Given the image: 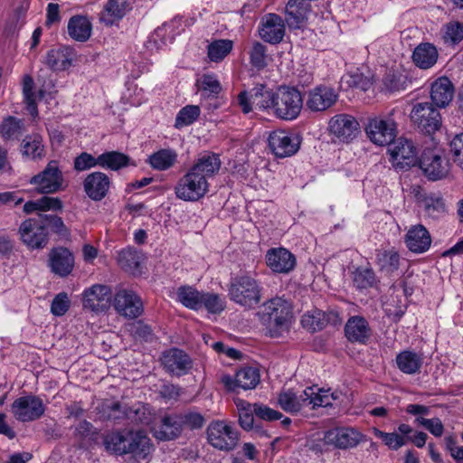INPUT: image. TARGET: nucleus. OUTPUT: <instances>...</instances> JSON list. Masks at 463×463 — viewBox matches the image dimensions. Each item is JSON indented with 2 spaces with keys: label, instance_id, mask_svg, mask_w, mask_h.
I'll use <instances>...</instances> for the list:
<instances>
[{
  "label": "nucleus",
  "instance_id": "nucleus-11",
  "mask_svg": "<svg viewBox=\"0 0 463 463\" xmlns=\"http://www.w3.org/2000/svg\"><path fill=\"white\" fill-rule=\"evenodd\" d=\"M11 410L17 420L27 422L40 419L45 411V407L38 396L27 395L16 399Z\"/></svg>",
  "mask_w": 463,
  "mask_h": 463
},
{
  "label": "nucleus",
  "instance_id": "nucleus-56",
  "mask_svg": "<svg viewBox=\"0 0 463 463\" xmlns=\"http://www.w3.org/2000/svg\"><path fill=\"white\" fill-rule=\"evenodd\" d=\"M128 331L136 340L152 342L155 338L151 326L145 324L142 320L130 324Z\"/></svg>",
  "mask_w": 463,
  "mask_h": 463
},
{
  "label": "nucleus",
  "instance_id": "nucleus-62",
  "mask_svg": "<svg viewBox=\"0 0 463 463\" xmlns=\"http://www.w3.org/2000/svg\"><path fill=\"white\" fill-rule=\"evenodd\" d=\"M71 307V300L66 292L57 294L52 301L51 312L56 317L63 316Z\"/></svg>",
  "mask_w": 463,
  "mask_h": 463
},
{
  "label": "nucleus",
  "instance_id": "nucleus-33",
  "mask_svg": "<svg viewBox=\"0 0 463 463\" xmlns=\"http://www.w3.org/2000/svg\"><path fill=\"white\" fill-rule=\"evenodd\" d=\"M128 8V0H109L99 14V22L106 26H111L125 16Z\"/></svg>",
  "mask_w": 463,
  "mask_h": 463
},
{
  "label": "nucleus",
  "instance_id": "nucleus-44",
  "mask_svg": "<svg viewBox=\"0 0 463 463\" xmlns=\"http://www.w3.org/2000/svg\"><path fill=\"white\" fill-rule=\"evenodd\" d=\"M305 390H311L312 394L307 397L306 406H311L315 410L317 407H327L332 405V402L337 400L339 395L336 392L329 393V391L317 389L316 386L307 387Z\"/></svg>",
  "mask_w": 463,
  "mask_h": 463
},
{
  "label": "nucleus",
  "instance_id": "nucleus-63",
  "mask_svg": "<svg viewBox=\"0 0 463 463\" xmlns=\"http://www.w3.org/2000/svg\"><path fill=\"white\" fill-rule=\"evenodd\" d=\"M118 262L127 270H134L139 266V255L134 250H124L118 254Z\"/></svg>",
  "mask_w": 463,
  "mask_h": 463
},
{
  "label": "nucleus",
  "instance_id": "nucleus-25",
  "mask_svg": "<svg viewBox=\"0 0 463 463\" xmlns=\"http://www.w3.org/2000/svg\"><path fill=\"white\" fill-rule=\"evenodd\" d=\"M326 444L345 449L355 447L361 441V434L352 428H335L325 433Z\"/></svg>",
  "mask_w": 463,
  "mask_h": 463
},
{
  "label": "nucleus",
  "instance_id": "nucleus-2",
  "mask_svg": "<svg viewBox=\"0 0 463 463\" xmlns=\"http://www.w3.org/2000/svg\"><path fill=\"white\" fill-rule=\"evenodd\" d=\"M261 290L260 281L249 274H243L231 279L228 296L235 304L251 309L260 302Z\"/></svg>",
  "mask_w": 463,
  "mask_h": 463
},
{
  "label": "nucleus",
  "instance_id": "nucleus-50",
  "mask_svg": "<svg viewBox=\"0 0 463 463\" xmlns=\"http://www.w3.org/2000/svg\"><path fill=\"white\" fill-rule=\"evenodd\" d=\"M233 42L229 39L215 40L207 47L209 59L213 62L222 61L232 50Z\"/></svg>",
  "mask_w": 463,
  "mask_h": 463
},
{
  "label": "nucleus",
  "instance_id": "nucleus-64",
  "mask_svg": "<svg viewBox=\"0 0 463 463\" xmlns=\"http://www.w3.org/2000/svg\"><path fill=\"white\" fill-rule=\"evenodd\" d=\"M449 151L454 162L463 169V133L453 137L449 143Z\"/></svg>",
  "mask_w": 463,
  "mask_h": 463
},
{
  "label": "nucleus",
  "instance_id": "nucleus-19",
  "mask_svg": "<svg viewBox=\"0 0 463 463\" xmlns=\"http://www.w3.org/2000/svg\"><path fill=\"white\" fill-rule=\"evenodd\" d=\"M337 99L338 94L334 88L318 85L308 91L306 106L313 112H322L331 108Z\"/></svg>",
  "mask_w": 463,
  "mask_h": 463
},
{
  "label": "nucleus",
  "instance_id": "nucleus-38",
  "mask_svg": "<svg viewBox=\"0 0 463 463\" xmlns=\"http://www.w3.org/2000/svg\"><path fill=\"white\" fill-rule=\"evenodd\" d=\"M438 51L436 47L429 43L419 44L413 51L412 61L415 65L420 69L427 70L431 68L438 60Z\"/></svg>",
  "mask_w": 463,
  "mask_h": 463
},
{
  "label": "nucleus",
  "instance_id": "nucleus-21",
  "mask_svg": "<svg viewBox=\"0 0 463 463\" xmlns=\"http://www.w3.org/2000/svg\"><path fill=\"white\" fill-rule=\"evenodd\" d=\"M260 38L269 43H279L285 36L284 20L276 14H268L262 17L259 25Z\"/></svg>",
  "mask_w": 463,
  "mask_h": 463
},
{
  "label": "nucleus",
  "instance_id": "nucleus-55",
  "mask_svg": "<svg viewBox=\"0 0 463 463\" xmlns=\"http://www.w3.org/2000/svg\"><path fill=\"white\" fill-rule=\"evenodd\" d=\"M41 219L47 226L59 237L68 239L70 237V231L64 224L62 219L54 214H40Z\"/></svg>",
  "mask_w": 463,
  "mask_h": 463
},
{
  "label": "nucleus",
  "instance_id": "nucleus-54",
  "mask_svg": "<svg viewBox=\"0 0 463 463\" xmlns=\"http://www.w3.org/2000/svg\"><path fill=\"white\" fill-rule=\"evenodd\" d=\"M34 81L30 75H24L23 78V94L24 101L27 105V110L29 113L35 117L38 114L36 105V95L33 91Z\"/></svg>",
  "mask_w": 463,
  "mask_h": 463
},
{
  "label": "nucleus",
  "instance_id": "nucleus-49",
  "mask_svg": "<svg viewBox=\"0 0 463 463\" xmlns=\"http://www.w3.org/2000/svg\"><path fill=\"white\" fill-rule=\"evenodd\" d=\"M129 158L125 154L110 151L99 156V163L101 168L117 171L128 165Z\"/></svg>",
  "mask_w": 463,
  "mask_h": 463
},
{
  "label": "nucleus",
  "instance_id": "nucleus-32",
  "mask_svg": "<svg viewBox=\"0 0 463 463\" xmlns=\"http://www.w3.org/2000/svg\"><path fill=\"white\" fill-rule=\"evenodd\" d=\"M74 50L69 46L50 50L45 56V64L52 71H64L71 64Z\"/></svg>",
  "mask_w": 463,
  "mask_h": 463
},
{
  "label": "nucleus",
  "instance_id": "nucleus-30",
  "mask_svg": "<svg viewBox=\"0 0 463 463\" xmlns=\"http://www.w3.org/2000/svg\"><path fill=\"white\" fill-rule=\"evenodd\" d=\"M310 0H289L286 5V21L290 27L298 28L311 11Z\"/></svg>",
  "mask_w": 463,
  "mask_h": 463
},
{
  "label": "nucleus",
  "instance_id": "nucleus-46",
  "mask_svg": "<svg viewBox=\"0 0 463 463\" xmlns=\"http://www.w3.org/2000/svg\"><path fill=\"white\" fill-rule=\"evenodd\" d=\"M24 131V121L11 116L4 119L0 128V134L5 140H17Z\"/></svg>",
  "mask_w": 463,
  "mask_h": 463
},
{
  "label": "nucleus",
  "instance_id": "nucleus-23",
  "mask_svg": "<svg viewBox=\"0 0 463 463\" xmlns=\"http://www.w3.org/2000/svg\"><path fill=\"white\" fill-rule=\"evenodd\" d=\"M266 263L273 272L288 274L294 269L296 258L285 248H272L266 253Z\"/></svg>",
  "mask_w": 463,
  "mask_h": 463
},
{
  "label": "nucleus",
  "instance_id": "nucleus-18",
  "mask_svg": "<svg viewBox=\"0 0 463 463\" xmlns=\"http://www.w3.org/2000/svg\"><path fill=\"white\" fill-rule=\"evenodd\" d=\"M114 307L118 314L129 318L139 317L143 311L141 298L133 290L121 288L114 297Z\"/></svg>",
  "mask_w": 463,
  "mask_h": 463
},
{
  "label": "nucleus",
  "instance_id": "nucleus-57",
  "mask_svg": "<svg viewBox=\"0 0 463 463\" xmlns=\"http://www.w3.org/2000/svg\"><path fill=\"white\" fill-rule=\"evenodd\" d=\"M204 307L212 314L221 313L225 307V301L214 293H203L200 302V309Z\"/></svg>",
  "mask_w": 463,
  "mask_h": 463
},
{
  "label": "nucleus",
  "instance_id": "nucleus-13",
  "mask_svg": "<svg viewBox=\"0 0 463 463\" xmlns=\"http://www.w3.org/2000/svg\"><path fill=\"white\" fill-rule=\"evenodd\" d=\"M411 193L422 207L424 215L432 220L442 218L447 213V207L442 195L439 193H427L420 185L412 187Z\"/></svg>",
  "mask_w": 463,
  "mask_h": 463
},
{
  "label": "nucleus",
  "instance_id": "nucleus-20",
  "mask_svg": "<svg viewBox=\"0 0 463 463\" xmlns=\"http://www.w3.org/2000/svg\"><path fill=\"white\" fill-rule=\"evenodd\" d=\"M111 298L110 288L106 285L95 284L83 291L82 305L85 309L93 312H103L109 307Z\"/></svg>",
  "mask_w": 463,
  "mask_h": 463
},
{
  "label": "nucleus",
  "instance_id": "nucleus-43",
  "mask_svg": "<svg viewBox=\"0 0 463 463\" xmlns=\"http://www.w3.org/2000/svg\"><path fill=\"white\" fill-rule=\"evenodd\" d=\"M397 367L406 374H414L418 373L422 364L420 354L411 351H402L396 356Z\"/></svg>",
  "mask_w": 463,
  "mask_h": 463
},
{
  "label": "nucleus",
  "instance_id": "nucleus-47",
  "mask_svg": "<svg viewBox=\"0 0 463 463\" xmlns=\"http://www.w3.org/2000/svg\"><path fill=\"white\" fill-rule=\"evenodd\" d=\"M248 54L250 65L258 71L266 68L270 60L267 46L258 41L252 42Z\"/></svg>",
  "mask_w": 463,
  "mask_h": 463
},
{
  "label": "nucleus",
  "instance_id": "nucleus-22",
  "mask_svg": "<svg viewBox=\"0 0 463 463\" xmlns=\"http://www.w3.org/2000/svg\"><path fill=\"white\" fill-rule=\"evenodd\" d=\"M161 363L167 373L176 376L186 374L192 368L189 355L178 348L165 351L161 356Z\"/></svg>",
  "mask_w": 463,
  "mask_h": 463
},
{
  "label": "nucleus",
  "instance_id": "nucleus-5",
  "mask_svg": "<svg viewBox=\"0 0 463 463\" xmlns=\"http://www.w3.org/2000/svg\"><path fill=\"white\" fill-rule=\"evenodd\" d=\"M394 109L386 115L371 117L367 120L365 132L369 139L378 146L390 145L396 137L397 124Z\"/></svg>",
  "mask_w": 463,
  "mask_h": 463
},
{
  "label": "nucleus",
  "instance_id": "nucleus-28",
  "mask_svg": "<svg viewBox=\"0 0 463 463\" xmlns=\"http://www.w3.org/2000/svg\"><path fill=\"white\" fill-rule=\"evenodd\" d=\"M406 247L414 253H423L431 245V237L429 231L422 224L410 227L405 235Z\"/></svg>",
  "mask_w": 463,
  "mask_h": 463
},
{
  "label": "nucleus",
  "instance_id": "nucleus-31",
  "mask_svg": "<svg viewBox=\"0 0 463 463\" xmlns=\"http://www.w3.org/2000/svg\"><path fill=\"white\" fill-rule=\"evenodd\" d=\"M345 334L350 342L364 344L370 337L371 329L364 317L354 316L347 320Z\"/></svg>",
  "mask_w": 463,
  "mask_h": 463
},
{
  "label": "nucleus",
  "instance_id": "nucleus-48",
  "mask_svg": "<svg viewBox=\"0 0 463 463\" xmlns=\"http://www.w3.org/2000/svg\"><path fill=\"white\" fill-rule=\"evenodd\" d=\"M202 295L203 292L191 286H182L176 291L177 300L185 307L194 310L200 309Z\"/></svg>",
  "mask_w": 463,
  "mask_h": 463
},
{
  "label": "nucleus",
  "instance_id": "nucleus-24",
  "mask_svg": "<svg viewBox=\"0 0 463 463\" xmlns=\"http://www.w3.org/2000/svg\"><path fill=\"white\" fill-rule=\"evenodd\" d=\"M359 129L358 121L351 115L339 114L329 121L330 132L344 142L353 139Z\"/></svg>",
  "mask_w": 463,
  "mask_h": 463
},
{
  "label": "nucleus",
  "instance_id": "nucleus-58",
  "mask_svg": "<svg viewBox=\"0 0 463 463\" xmlns=\"http://www.w3.org/2000/svg\"><path fill=\"white\" fill-rule=\"evenodd\" d=\"M325 314L320 311L307 313L302 316L301 325L308 331H319L326 326Z\"/></svg>",
  "mask_w": 463,
  "mask_h": 463
},
{
  "label": "nucleus",
  "instance_id": "nucleus-61",
  "mask_svg": "<svg viewBox=\"0 0 463 463\" xmlns=\"http://www.w3.org/2000/svg\"><path fill=\"white\" fill-rule=\"evenodd\" d=\"M97 165L99 166V156L95 157L87 152L80 153L73 162V167L78 172L86 171Z\"/></svg>",
  "mask_w": 463,
  "mask_h": 463
},
{
  "label": "nucleus",
  "instance_id": "nucleus-14",
  "mask_svg": "<svg viewBox=\"0 0 463 463\" xmlns=\"http://www.w3.org/2000/svg\"><path fill=\"white\" fill-rule=\"evenodd\" d=\"M63 176L56 161H51L38 175L33 176L30 183L35 185L40 194H52L62 185Z\"/></svg>",
  "mask_w": 463,
  "mask_h": 463
},
{
  "label": "nucleus",
  "instance_id": "nucleus-15",
  "mask_svg": "<svg viewBox=\"0 0 463 463\" xmlns=\"http://www.w3.org/2000/svg\"><path fill=\"white\" fill-rule=\"evenodd\" d=\"M269 146L277 157L284 158L291 156L298 151L300 140L292 133L278 129L269 134Z\"/></svg>",
  "mask_w": 463,
  "mask_h": 463
},
{
  "label": "nucleus",
  "instance_id": "nucleus-10",
  "mask_svg": "<svg viewBox=\"0 0 463 463\" xmlns=\"http://www.w3.org/2000/svg\"><path fill=\"white\" fill-rule=\"evenodd\" d=\"M209 443L221 450H232L238 442L239 437L235 429L224 421L212 422L207 429Z\"/></svg>",
  "mask_w": 463,
  "mask_h": 463
},
{
  "label": "nucleus",
  "instance_id": "nucleus-34",
  "mask_svg": "<svg viewBox=\"0 0 463 463\" xmlns=\"http://www.w3.org/2000/svg\"><path fill=\"white\" fill-rule=\"evenodd\" d=\"M221 159L215 153L205 152L197 158L194 164L190 167L200 175L208 178L213 176L221 168Z\"/></svg>",
  "mask_w": 463,
  "mask_h": 463
},
{
  "label": "nucleus",
  "instance_id": "nucleus-52",
  "mask_svg": "<svg viewBox=\"0 0 463 463\" xmlns=\"http://www.w3.org/2000/svg\"><path fill=\"white\" fill-rule=\"evenodd\" d=\"M342 82L345 83L347 87L357 89L363 91L368 90L372 84V78L364 75L358 70L353 72L345 74L342 77Z\"/></svg>",
  "mask_w": 463,
  "mask_h": 463
},
{
  "label": "nucleus",
  "instance_id": "nucleus-6",
  "mask_svg": "<svg viewBox=\"0 0 463 463\" xmlns=\"http://www.w3.org/2000/svg\"><path fill=\"white\" fill-rule=\"evenodd\" d=\"M209 190L208 181L191 168L182 176L175 187V194L178 199L185 202H196L203 198Z\"/></svg>",
  "mask_w": 463,
  "mask_h": 463
},
{
  "label": "nucleus",
  "instance_id": "nucleus-59",
  "mask_svg": "<svg viewBox=\"0 0 463 463\" xmlns=\"http://www.w3.org/2000/svg\"><path fill=\"white\" fill-rule=\"evenodd\" d=\"M443 40L449 44H457L463 40V24L451 22L445 25Z\"/></svg>",
  "mask_w": 463,
  "mask_h": 463
},
{
  "label": "nucleus",
  "instance_id": "nucleus-60",
  "mask_svg": "<svg viewBox=\"0 0 463 463\" xmlns=\"http://www.w3.org/2000/svg\"><path fill=\"white\" fill-rule=\"evenodd\" d=\"M374 434L377 438L381 439L386 446L394 450H397L406 444V439L395 432L387 433L375 429Z\"/></svg>",
  "mask_w": 463,
  "mask_h": 463
},
{
  "label": "nucleus",
  "instance_id": "nucleus-35",
  "mask_svg": "<svg viewBox=\"0 0 463 463\" xmlns=\"http://www.w3.org/2000/svg\"><path fill=\"white\" fill-rule=\"evenodd\" d=\"M311 394V390H304L299 395L292 390H287L279 393L278 403L283 411L295 413L305 407L307 397H309Z\"/></svg>",
  "mask_w": 463,
  "mask_h": 463
},
{
  "label": "nucleus",
  "instance_id": "nucleus-45",
  "mask_svg": "<svg viewBox=\"0 0 463 463\" xmlns=\"http://www.w3.org/2000/svg\"><path fill=\"white\" fill-rule=\"evenodd\" d=\"M239 411V423L245 430L255 429L260 435L268 436L265 430H260L257 425L254 427V407L245 401L240 400L237 403Z\"/></svg>",
  "mask_w": 463,
  "mask_h": 463
},
{
  "label": "nucleus",
  "instance_id": "nucleus-42",
  "mask_svg": "<svg viewBox=\"0 0 463 463\" xmlns=\"http://www.w3.org/2000/svg\"><path fill=\"white\" fill-rule=\"evenodd\" d=\"M116 408L125 410L126 420L132 423L148 424L151 420V411L148 405L142 402L129 404H117Z\"/></svg>",
  "mask_w": 463,
  "mask_h": 463
},
{
  "label": "nucleus",
  "instance_id": "nucleus-8",
  "mask_svg": "<svg viewBox=\"0 0 463 463\" xmlns=\"http://www.w3.org/2000/svg\"><path fill=\"white\" fill-rule=\"evenodd\" d=\"M275 91L269 90L265 84H257L249 91L243 90L238 95V104L242 112H250L253 106L260 109L272 108Z\"/></svg>",
  "mask_w": 463,
  "mask_h": 463
},
{
  "label": "nucleus",
  "instance_id": "nucleus-40",
  "mask_svg": "<svg viewBox=\"0 0 463 463\" xmlns=\"http://www.w3.org/2000/svg\"><path fill=\"white\" fill-rule=\"evenodd\" d=\"M22 155L29 159L37 160L45 156L43 140L39 134L26 136L21 144Z\"/></svg>",
  "mask_w": 463,
  "mask_h": 463
},
{
  "label": "nucleus",
  "instance_id": "nucleus-7",
  "mask_svg": "<svg viewBox=\"0 0 463 463\" xmlns=\"http://www.w3.org/2000/svg\"><path fill=\"white\" fill-rule=\"evenodd\" d=\"M410 118L419 131L430 136L439 130L441 126L440 113L430 102L415 104L411 111Z\"/></svg>",
  "mask_w": 463,
  "mask_h": 463
},
{
  "label": "nucleus",
  "instance_id": "nucleus-36",
  "mask_svg": "<svg viewBox=\"0 0 463 463\" xmlns=\"http://www.w3.org/2000/svg\"><path fill=\"white\" fill-rule=\"evenodd\" d=\"M402 261L399 252L394 248L377 250L376 264L386 275L391 276L397 272Z\"/></svg>",
  "mask_w": 463,
  "mask_h": 463
},
{
  "label": "nucleus",
  "instance_id": "nucleus-27",
  "mask_svg": "<svg viewBox=\"0 0 463 463\" xmlns=\"http://www.w3.org/2000/svg\"><path fill=\"white\" fill-rule=\"evenodd\" d=\"M49 266L54 274L66 277L73 269L74 257L67 248H54L49 253Z\"/></svg>",
  "mask_w": 463,
  "mask_h": 463
},
{
  "label": "nucleus",
  "instance_id": "nucleus-9",
  "mask_svg": "<svg viewBox=\"0 0 463 463\" xmlns=\"http://www.w3.org/2000/svg\"><path fill=\"white\" fill-rule=\"evenodd\" d=\"M18 234L22 242L32 250H40L48 243V231L39 216L24 220L19 226Z\"/></svg>",
  "mask_w": 463,
  "mask_h": 463
},
{
  "label": "nucleus",
  "instance_id": "nucleus-4",
  "mask_svg": "<svg viewBox=\"0 0 463 463\" xmlns=\"http://www.w3.org/2000/svg\"><path fill=\"white\" fill-rule=\"evenodd\" d=\"M303 108V97L295 87L280 86L275 91L271 110L283 120H293L298 117Z\"/></svg>",
  "mask_w": 463,
  "mask_h": 463
},
{
  "label": "nucleus",
  "instance_id": "nucleus-17",
  "mask_svg": "<svg viewBox=\"0 0 463 463\" xmlns=\"http://www.w3.org/2000/svg\"><path fill=\"white\" fill-rule=\"evenodd\" d=\"M260 381V372L255 367H243L236 373L234 377L230 374H224L221 377V383L229 392H236L239 388L243 390L254 389Z\"/></svg>",
  "mask_w": 463,
  "mask_h": 463
},
{
  "label": "nucleus",
  "instance_id": "nucleus-41",
  "mask_svg": "<svg viewBox=\"0 0 463 463\" xmlns=\"http://www.w3.org/2000/svg\"><path fill=\"white\" fill-rule=\"evenodd\" d=\"M183 430L179 414L165 416L162 420L159 429L156 430V437L162 440H170L177 438Z\"/></svg>",
  "mask_w": 463,
  "mask_h": 463
},
{
  "label": "nucleus",
  "instance_id": "nucleus-16",
  "mask_svg": "<svg viewBox=\"0 0 463 463\" xmlns=\"http://www.w3.org/2000/svg\"><path fill=\"white\" fill-rule=\"evenodd\" d=\"M389 151L392 164L397 168H409L419 161L418 148L410 139H397Z\"/></svg>",
  "mask_w": 463,
  "mask_h": 463
},
{
  "label": "nucleus",
  "instance_id": "nucleus-12",
  "mask_svg": "<svg viewBox=\"0 0 463 463\" xmlns=\"http://www.w3.org/2000/svg\"><path fill=\"white\" fill-rule=\"evenodd\" d=\"M424 175L431 181L446 177L449 172V161L438 150H424L419 160Z\"/></svg>",
  "mask_w": 463,
  "mask_h": 463
},
{
  "label": "nucleus",
  "instance_id": "nucleus-1",
  "mask_svg": "<svg viewBox=\"0 0 463 463\" xmlns=\"http://www.w3.org/2000/svg\"><path fill=\"white\" fill-rule=\"evenodd\" d=\"M103 445L111 454L118 456L131 454L137 459H145L152 450L150 439L145 431L128 429L105 434Z\"/></svg>",
  "mask_w": 463,
  "mask_h": 463
},
{
  "label": "nucleus",
  "instance_id": "nucleus-37",
  "mask_svg": "<svg viewBox=\"0 0 463 463\" xmlns=\"http://www.w3.org/2000/svg\"><path fill=\"white\" fill-rule=\"evenodd\" d=\"M92 24L84 15H74L68 23V33L74 41L84 43L91 35Z\"/></svg>",
  "mask_w": 463,
  "mask_h": 463
},
{
  "label": "nucleus",
  "instance_id": "nucleus-51",
  "mask_svg": "<svg viewBox=\"0 0 463 463\" xmlns=\"http://www.w3.org/2000/svg\"><path fill=\"white\" fill-rule=\"evenodd\" d=\"M352 278L354 286L358 289L372 288L376 283L374 271L371 268H356L352 273Z\"/></svg>",
  "mask_w": 463,
  "mask_h": 463
},
{
  "label": "nucleus",
  "instance_id": "nucleus-26",
  "mask_svg": "<svg viewBox=\"0 0 463 463\" xmlns=\"http://www.w3.org/2000/svg\"><path fill=\"white\" fill-rule=\"evenodd\" d=\"M110 184V179L106 174L102 172H93L85 177L83 189L91 200L101 201L107 196Z\"/></svg>",
  "mask_w": 463,
  "mask_h": 463
},
{
  "label": "nucleus",
  "instance_id": "nucleus-29",
  "mask_svg": "<svg viewBox=\"0 0 463 463\" xmlns=\"http://www.w3.org/2000/svg\"><path fill=\"white\" fill-rule=\"evenodd\" d=\"M454 86L447 77L437 79L430 88V98L437 108H445L454 97Z\"/></svg>",
  "mask_w": 463,
  "mask_h": 463
},
{
  "label": "nucleus",
  "instance_id": "nucleus-39",
  "mask_svg": "<svg viewBox=\"0 0 463 463\" xmlns=\"http://www.w3.org/2000/svg\"><path fill=\"white\" fill-rule=\"evenodd\" d=\"M177 153L172 148H162L149 156L147 162L157 171H165L172 168L177 162Z\"/></svg>",
  "mask_w": 463,
  "mask_h": 463
},
{
  "label": "nucleus",
  "instance_id": "nucleus-3",
  "mask_svg": "<svg viewBox=\"0 0 463 463\" xmlns=\"http://www.w3.org/2000/svg\"><path fill=\"white\" fill-rule=\"evenodd\" d=\"M257 315L264 326L276 333L287 329L292 317L290 305L281 298H274L263 303Z\"/></svg>",
  "mask_w": 463,
  "mask_h": 463
},
{
  "label": "nucleus",
  "instance_id": "nucleus-53",
  "mask_svg": "<svg viewBox=\"0 0 463 463\" xmlns=\"http://www.w3.org/2000/svg\"><path fill=\"white\" fill-rule=\"evenodd\" d=\"M201 114V109L196 105H186L176 115L175 127L182 128L195 122Z\"/></svg>",
  "mask_w": 463,
  "mask_h": 463
}]
</instances>
